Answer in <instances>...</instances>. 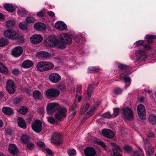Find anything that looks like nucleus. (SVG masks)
<instances>
[{
    "mask_svg": "<svg viewBox=\"0 0 156 156\" xmlns=\"http://www.w3.org/2000/svg\"><path fill=\"white\" fill-rule=\"evenodd\" d=\"M72 39L70 36L66 34H62L57 38L53 35L48 36L44 42L45 46L50 48H56L64 49L66 45L72 43Z\"/></svg>",
    "mask_w": 156,
    "mask_h": 156,
    "instance_id": "f257e3e1",
    "label": "nucleus"
},
{
    "mask_svg": "<svg viewBox=\"0 0 156 156\" xmlns=\"http://www.w3.org/2000/svg\"><path fill=\"white\" fill-rule=\"evenodd\" d=\"M145 38L147 39V41L149 44H145L144 46V48L143 50L139 49L136 51V56L137 59H140L143 60L146 58L145 51L147 50H149L152 48V46L150 44L153 41L154 39L156 38V36L148 35L146 36Z\"/></svg>",
    "mask_w": 156,
    "mask_h": 156,
    "instance_id": "f03ea898",
    "label": "nucleus"
},
{
    "mask_svg": "<svg viewBox=\"0 0 156 156\" xmlns=\"http://www.w3.org/2000/svg\"><path fill=\"white\" fill-rule=\"evenodd\" d=\"M4 34L7 38L12 40L17 39L19 37V33L12 30H7L5 31Z\"/></svg>",
    "mask_w": 156,
    "mask_h": 156,
    "instance_id": "7ed1b4c3",
    "label": "nucleus"
},
{
    "mask_svg": "<svg viewBox=\"0 0 156 156\" xmlns=\"http://www.w3.org/2000/svg\"><path fill=\"white\" fill-rule=\"evenodd\" d=\"M60 91L57 89L51 88L45 92L46 97L48 98L57 97L60 94Z\"/></svg>",
    "mask_w": 156,
    "mask_h": 156,
    "instance_id": "20e7f679",
    "label": "nucleus"
},
{
    "mask_svg": "<svg viewBox=\"0 0 156 156\" xmlns=\"http://www.w3.org/2000/svg\"><path fill=\"white\" fill-rule=\"evenodd\" d=\"M58 104L56 103H51L47 106V112L48 114H51L58 110Z\"/></svg>",
    "mask_w": 156,
    "mask_h": 156,
    "instance_id": "39448f33",
    "label": "nucleus"
},
{
    "mask_svg": "<svg viewBox=\"0 0 156 156\" xmlns=\"http://www.w3.org/2000/svg\"><path fill=\"white\" fill-rule=\"evenodd\" d=\"M67 110L65 108H58L57 112L55 115V118L58 120H61V119L66 117V113Z\"/></svg>",
    "mask_w": 156,
    "mask_h": 156,
    "instance_id": "423d86ee",
    "label": "nucleus"
},
{
    "mask_svg": "<svg viewBox=\"0 0 156 156\" xmlns=\"http://www.w3.org/2000/svg\"><path fill=\"white\" fill-rule=\"evenodd\" d=\"M16 86L14 82L12 80H8L6 83V88L8 93H14L16 90Z\"/></svg>",
    "mask_w": 156,
    "mask_h": 156,
    "instance_id": "0eeeda50",
    "label": "nucleus"
},
{
    "mask_svg": "<svg viewBox=\"0 0 156 156\" xmlns=\"http://www.w3.org/2000/svg\"><path fill=\"white\" fill-rule=\"evenodd\" d=\"M137 109L139 117L141 119H145L146 118V112L144 105L140 104L138 106Z\"/></svg>",
    "mask_w": 156,
    "mask_h": 156,
    "instance_id": "6e6552de",
    "label": "nucleus"
},
{
    "mask_svg": "<svg viewBox=\"0 0 156 156\" xmlns=\"http://www.w3.org/2000/svg\"><path fill=\"white\" fill-rule=\"evenodd\" d=\"M49 78L50 81L54 83L58 82L61 79L60 75L56 73H53L50 74L49 75Z\"/></svg>",
    "mask_w": 156,
    "mask_h": 156,
    "instance_id": "1a4fd4ad",
    "label": "nucleus"
},
{
    "mask_svg": "<svg viewBox=\"0 0 156 156\" xmlns=\"http://www.w3.org/2000/svg\"><path fill=\"white\" fill-rule=\"evenodd\" d=\"M23 52V49L21 46H17L13 48L12 50V55L16 58L20 56Z\"/></svg>",
    "mask_w": 156,
    "mask_h": 156,
    "instance_id": "9d476101",
    "label": "nucleus"
},
{
    "mask_svg": "<svg viewBox=\"0 0 156 156\" xmlns=\"http://www.w3.org/2000/svg\"><path fill=\"white\" fill-rule=\"evenodd\" d=\"M42 124L41 122L36 120L33 123L32 128L34 131L36 133H40L42 130Z\"/></svg>",
    "mask_w": 156,
    "mask_h": 156,
    "instance_id": "9b49d317",
    "label": "nucleus"
},
{
    "mask_svg": "<svg viewBox=\"0 0 156 156\" xmlns=\"http://www.w3.org/2000/svg\"><path fill=\"white\" fill-rule=\"evenodd\" d=\"M111 145L112 147V156H122L119 153L118 151L116 150L117 149L119 151H122V148L119 146L116 145L114 143H111Z\"/></svg>",
    "mask_w": 156,
    "mask_h": 156,
    "instance_id": "f8f14e48",
    "label": "nucleus"
},
{
    "mask_svg": "<svg viewBox=\"0 0 156 156\" xmlns=\"http://www.w3.org/2000/svg\"><path fill=\"white\" fill-rule=\"evenodd\" d=\"M52 142L56 144H60L62 142L61 137L59 133L55 132L52 136Z\"/></svg>",
    "mask_w": 156,
    "mask_h": 156,
    "instance_id": "ddd939ff",
    "label": "nucleus"
},
{
    "mask_svg": "<svg viewBox=\"0 0 156 156\" xmlns=\"http://www.w3.org/2000/svg\"><path fill=\"white\" fill-rule=\"evenodd\" d=\"M123 112L125 118L127 119H130L133 118V111L131 108H125L123 109Z\"/></svg>",
    "mask_w": 156,
    "mask_h": 156,
    "instance_id": "4468645a",
    "label": "nucleus"
},
{
    "mask_svg": "<svg viewBox=\"0 0 156 156\" xmlns=\"http://www.w3.org/2000/svg\"><path fill=\"white\" fill-rule=\"evenodd\" d=\"M31 43L37 44L41 42L43 40V37L40 34H35L32 36L30 39Z\"/></svg>",
    "mask_w": 156,
    "mask_h": 156,
    "instance_id": "2eb2a0df",
    "label": "nucleus"
},
{
    "mask_svg": "<svg viewBox=\"0 0 156 156\" xmlns=\"http://www.w3.org/2000/svg\"><path fill=\"white\" fill-rule=\"evenodd\" d=\"M50 56V55L48 52L43 51L39 52L36 55V57L37 58L43 60L48 59Z\"/></svg>",
    "mask_w": 156,
    "mask_h": 156,
    "instance_id": "dca6fc26",
    "label": "nucleus"
},
{
    "mask_svg": "<svg viewBox=\"0 0 156 156\" xmlns=\"http://www.w3.org/2000/svg\"><path fill=\"white\" fill-rule=\"evenodd\" d=\"M144 143L145 144V146L146 151L147 152L149 155H151L153 152V148L149 144H148L149 139L148 138L146 137V138L144 139Z\"/></svg>",
    "mask_w": 156,
    "mask_h": 156,
    "instance_id": "f3484780",
    "label": "nucleus"
},
{
    "mask_svg": "<svg viewBox=\"0 0 156 156\" xmlns=\"http://www.w3.org/2000/svg\"><path fill=\"white\" fill-rule=\"evenodd\" d=\"M55 28L59 30H68L67 25L62 21L57 22L55 23Z\"/></svg>",
    "mask_w": 156,
    "mask_h": 156,
    "instance_id": "a211bd4d",
    "label": "nucleus"
},
{
    "mask_svg": "<svg viewBox=\"0 0 156 156\" xmlns=\"http://www.w3.org/2000/svg\"><path fill=\"white\" fill-rule=\"evenodd\" d=\"M35 29L40 31H45L46 29L45 25L42 23H37L34 25Z\"/></svg>",
    "mask_w": 156,
    "mask_h": 156,
    "instance_id": "6ab92c4d",
    "label": "nucleus"
},
{
    "mask_svg": "<svg viewBox=\"0 0 156 156\" xmlns=\"http://www.w3.org/2000/svg\"><path fill=\"white\" fill-rule=\"evenodd\" d=\"M84 152L86 156H94L96 153L94 149L91 147L86 148Z\"/></svg>",
    "mask_w": 156,
    "mask_h": 156,
    "instance_id": "aec40b11",
    "label": "nucleus"
},
{
    "mask_svg": "<svg viewBox=\"0 0 156 156\" xmlns=\"http://www.w3.org/2000/svg\"><path fill=\"white\" fill-rule=\"evenodd\" d=\"M9 151L10 153L13 155H16L19 153L18 149L14 144H11L9 145Z\"/></svg>",
    "mask_w": 156,
    "mask_h": 156,
    "instance_id": "412c9836",
    "label": "nucleus"
},
{
    "mask_svg": "<svg viewBox=\"0 0 156 156\" xmlns=\"http://www.w3.org/2000/svg\"><path fill=\"white\" fill-rule=\"evenodd\" d=\"M102 134L104 136L110 139L112 138L114 136L113 132L109 129H103L102 131Z\"/></svg>",
    "mask_w": 156,
    "mask_h": 156,
    "instance_id": "4be33fe9",
    "label": "nucleus"
},
{
    "mask_svg": "<svg viewBox=\"0 0 156 156\" xmlns=\"http://www.w3.org/2000/svg\"><path fill=\"white\" fill-rule=\"evenodd\" d=\"M120 78H123L125 82L126 83V85L125 86L126 88L128 87L130 84L131 80L130 78L128 77L127 76L126 73H122L120 75Z\"/></svg>",
    "mask_w": 156,
    "mask_h": 156,
    "instance_id": "5701e85b",
    "label": "nucleus"
},
{
    "mask_svg": "<svg viewBox=\"0 0 156 156\" xmlns=\"http://www.w3.org/2000/svg\"><path fill=\"white\" fill-rule=\"evenodd\" d=\"M2 111L3 113L8 115L13 114L14 112L12 109L9 107H5L2 108Z\"/></svg>",
    "mask_w": 156,
    "mask_h": 156,
    "instance_id": "b1692460",
    "label": "nucleus"
},
{
    "mask_svg": "<svg viewBox=\"0 0 156 156\" xmlns=\"http://www.w3.org/2000/svg\"><path fill=\"white\" fill-rule=\"evenodd\" d=\"M44 63L45 61H43L39 62L37 64L36 67L38 70L41 72L46 71Z\"/></svg>",
    "mask_w": 156,
    "mask_h": 156,
    "instance_id": "393cba45",
    "label": "nucleus"
},
{
    "mask_svg": "<svg viewBox=\"0 0 156 156\" xmlns=\"http://www.w3.org/2000/svg\"><path fill=\"white\" fill-rule=\"evenodd\" d=\"M33 64L32 61L29 60H27L23 62L22 64V66L24 68H28L31 67Z\"/></svg>",
    "mask_w": 156,
    "mask_h": 156,
    "instance_id": "a878e982",
    "label": "nucleus"
},
{
    "mask_svg": "<svg viewBox=\"0 0 156 156\" xmlns=\"http://www.w3.org/2000/svg\"><path fill=\"white\" fill-rule=\"evenodd\" d=\"M18 124L19 127L23 129H26L27 127V126L25 123L24 120L21 117H18Z\"/></svg>",
    "mask_w": 156,
    "mask_h": 156,
    "instance_id": "bb28decb",
    "label": "nucleus"
},
{
    "mask_svg": "<svg viewBox=\"0 0 156 156\" xmlns=\"http://www.w3.org/2000/svg\"><path fill=\"white\" fill-rule=\"evenodd\" d=\"M33 96L35 100L41 99L42 97V94L39 91L35 90L33 92Z\"/></svg>",
    "mask_w": 156,
    "mask_h": 156,
    "instance_id": "cd10ccee",
    "label": "nucleus"
},
{
    "mask_svg": "<svg viewBox=\"0 0 156 156\" xmlns=\"http://www.w3.org/2000/svg\"><path fill=\"white\" fill-rule=\"evenodd\" d=\"M93 90V86L92 85L90 84L89 85L87 88V93L86 94H85V96L87 99L90 98L91 96V92Z\"/></svg>",
    "mask_w": 156,
    "mask_h": 156,
    "instance_id": "c85d7f7f",
    "label": "nucleus"
},
{
    "mask_svg": "<svg viewBox=\"0 0 156 156\" xmlns=\"http://www.w3.org/2000/svg\"><path fill=\"white\" fill-rule=\"evenodd\" d=\"M5 8L7 11L13 12L15 10V7L11 4H6L5 5Z\"/></svg>",
    "mask_w": 156,
    "mask_h": 156,
    "instance_id": "c756f323",
    "label": "nucleus"
},
{
    "mask_svg": "<svg viewBox=\"0 0 156 156\" xmlns=\"http://www.w3.org/2000/svg\"><path fill=\"white\" fill-rule=\"evenodd\" d=\"M94 142L95 143L101 146L105 150L107 149V147L105 143L102 141L98 139H95L94 140Z\"/></svg>",
    "mask_w": 156,
    "mask_h": 156,
    "instance_id": "7c9ffc66",
    "label": "nucleus"
},
{
    "mask_svg": "<svg viewBox=\"0 0 156 156\" xmlns=\"http://www.w3.org/2000/svg\"><path fill=\"white\" fill-rule=\"evenodd\" d=\"M17 13L20 16H26L27 11L24 8L19 9L17 11Z\"/></svg>",
    "mask_w": 156,
    "mask_h": 156,
    "instance_id": "2f4dec72",
    "label": "nucleus"
},
{
    "mask_svg": "<svg viewBox=\"0 0 156 156\" xmlns=\"http://www.w3.org/2000/svg\"><path fill=\"white\" fill-rule=\"evenodd\" d=\"M46 71H48L52 69L54 67V64L50 62L45 61Z\"/></svg>",
    "mask_w": 156,
    "mask_h": 156,
    "instance_id": "473e14b6",
    "label": "nucleus"
},
{
    "mask_svg": "<svg viewBox=\"0 0 156 156\" xmlns=\"http://www.w3.org/2000/svg\"><path fill=\"white\" fill-rule=\"evenodd\" d=\"M16 23V22L14 19L9 20L6 23V26L7 28H11Z\"/></svg>",
    "mask_w": 156,
    "mask_h": 156,
    "instance_id": "72a5a7b5",
    "label": "nucleus"
},
{
    "mask_svg": "<svg viewBox=\"0 0 156 156\" xmlns=\"http://www.w3.org/2000/svg\"><path fill=\"white\" fill-rule=\"evenodd\" d=\"M150 122L153 125L156 123V116L154 115H150L148 118Z\"/></svg>",
    "mask_w": 156,
    "mask_h": 156,
    "instance_id": "f704fd0d",
    "label": "nucleus"
},
{
    "mask_svg": "<svg viewBox=\"0 0 156 156\" xmlns=\"http://www.w3.org/2000/svg\"><path fill=\"white\" fill-rule=\"evenodd\" d=\"M27 108L26 106H23L21 107L19 110H18V112L22 114L25 115L27 112Z\"/></svg>",
    "mask_w": 156,
    "mask_h": 156,
    "instance_id": "c9c22d12",
    "label": "nucleus"
},
{
    "mask_svg": "<svg viewBox=\"0 0 156 156\" xmlns=\"http://www.w3.org/2000/svg\"><path fill=\"white\" fill-rule=\"evenodd\" d=\"M100 70V68L95 67H90L88 68V72L89 73H93L98 72Z\"/></svg>",
    "mask_w": 156,
    "mask_h": 156,
    "instance_id": "e433bc0d",
    "label": "nucleus"
},
{
    "mask_svg": "<svg viewBox=\"0 0 156 156\" xmlns=\"http://www.w3.org/2000/svg\"><path fill=\"white\" fill-rule=\"evenodd\" d=\"M25 20L27 23L30 24L34 23L35 21V19L33 16H30L27 17Z\"/></svg>",
    "mask_w": 156,
    "mask_h": 156,
    "instance_id": "4c0bfd02",
    "label": "nucleus"
},
{
    "mask_svg": "<svg viewBox=\"0 0 156 156\" xmlns=\"http://www.w3.org/2000/svg\"><path fill=\"white\" fill-rule=\"evenodd\" d=\"M89 107V105L88 104H84L82 107L80 112L81 114H84L87 110Z\"/></svg>",
    "mask_w": 156,
    "mask_h": 156,
    "instance_id": "58836bf2",
    "label": "nucleus"
},
{
    "mask_svg": "<svg viewBox=\"0 0 156 156\" xmlns=\"http://www.w3.org/2000/svg\"><path fill=\"white\" fill-rule=\"evenodd\" d=\"M21 140L23 143H27L29 140V137L26 135H23L21 137Z\"/></svg>",
    "mask_w": 156,
    "mask_h": 156,
    "instance_id": "ea45409f",
    "label": "nucleus"
},
{
    "mask_svg": "<svg viewBox=\"0 0 156 156\" xmlns=\"http://www.w3.org/2000/svg\"><path fill=\"white\" fill-rule=\"evenodd\" d=\"M8 43L7 40L3 38L0 39V47L6 45Z\"/></svg>",
    "mask_w": 156,
    "mask_h": 156,
    "instance_id": "a19ab883",
    "label": "nucleus"
},
{
    "mask_svg": "<svg viewBox=\"0 0 156 156\" xmlns=\"http://www.w3.org/2000/svg\"><path fill=\"white\" fill-rule=\"evenodd\" d=\"M67 152L69 156H75L76 153V150L73 149L68 150Z\"/></svg>",
    "mask_w": 156,
    "mask_h": 156,
    "instance_id": "79ce46f5",
    "label": "nucleus"
},
{
    "mask_svg": "<svg viewBox=\"0 0 156 156\" xmlns=\"http://www.w3.org/2000/svg\"><path fill=\"white\" fill-rule=\"evenodd\" d=\"M123 149L125 152L127 153H130L132 150V147L128 145H125L123 147Z\"/></svg>",
    "mask_w": 156,
    "mask_h": 156,
    "instance_id": "37998d69",
    "label": "nucleus"
},
{
    "mask_svg": "<svg viewBox=\"0 0 156 156\" xmlns=\"http://www.w3.org/2000/svg\"><path fill=\"white\" fill-rule=\"evenodd\" d=\"M0 72L5 74H7L8 72V70L6 66L3 65V66L0 69Z\"/></svg>",
    "mask_w": 156,
    "mask_h": 156,
    "instance_id": "c03bdc74",
    "label": "nucleus"
},
{
    "mask_svg": "<svg viewBox=\"0 0 156 156\" xmlns=\"http://www.w3.org/2000/svg\"><path fill=\"white\" fill-rule=\"evenodd\" d=\"M45 9H43L37 12V16L38 17L43 16L45 15Z\"/></svg>",
    "mask_w": 156,
    "mask_h": 156,
    "instance_id": "a18cd8bd",
    "label": "nucleus"
},
{
    "mask_svg": "<svg viewBox=\"0 0 156 156\" xmlns=\"http://www.w3.org/2000/svg\"><path fill=\"white\" fill-rule=\"evenodd\" d=\"M19 27L20 29L23 30L27 29V28L26 24L23 23H20L19 24Z\"/></svg>",
    "mask_w": 156,
    "mask_h": 156,
    "instance_id": "49530a36",
    "label": "nucleus"
},
{
    "mask_svg": "<svg viewBox=\"0 0 156 156\" xmlns=\"http://www.w3.org/2000/svg\"><path fill=\"white\" fill-rule=\"evenodd\" d=\"M140 154H139L137 151H134L133 154V156H141L143 154V152L142 149H140Z\"/></svg>",
    "mask_w": 156,
    "mask_h": 156,
    "instance_id": "de8ad7c7",
    "label": "nucleus"
},
{
    "mask_svg": "<svg viewBox=\"0 0 156 156\" xmlns=\"http://www.w3.org/2000/svg\"><path fill=\"white\" fill-rule=\"evenodd\" d=\"M102 115L103 117L107 118H109L113 117L112 115L109 112H107L106 113L102 114Z\"/></svg>",
    "mask_w": 156,
    "mask_h": 156,
    "instance_id": "09e8293b",
    "label": "nucleus"
},
{
    "mask_svg": "<svg viewBox=\"0 0 156 156\" xmlns=\"http://www.w3.org/2000/svg\"><path fill=\"white\" fill-rule=\"evenodd\" d=\"M12 73L15 75H18L20 74L21 72L20 70L18 69H14L12 71Z\"/></svg>",
    "mask_w": 156,
    "mask_h": 156,
    "instance_id": "8fccbe9b",
    "label": "nucleus"
},
{
    "mask_svg": "<svg viewBox=\"0 0 156 156\" xmlns=\"http://www.w3.org/2000/svg\"><path fill=\"white\" fill-rule=\"evenodd\" d=\"M144 43V41L143 40H140L136 41L134 44L135 46H139L142 45Z\"/></svg>",
    "mask_w": 156,
    "mask_h": 156,
    "instance_id": "3c124183",
    "label": "nucleus"
},
{
    "mask_svg": "<svg viewBox=\"0 0 156 156\" xmlns=\"http://www.w3.org/2000/svg\"><path fill=\"white\" fill-rule=\"evenodd\" d=\"M119 113V108H116L114 109V112L112 115L113 117H115L117 116Z\"/></svg>",
    "mask_w": 156,
    "mask_h": 156,
    "instance_id": "603ef678",
    "label": "nucleus"
},
{
    "mask_svg": "<svg viewBox=\"0 0 156 156\" xmlns=\"http://www.w3.org/2000/svg\"><path fill=\"white\" fill-rule=\"evenodd\" d=\"M95 109V108L94 107L90 109V110L87 113V115L89 116L91 115L94 112Z\"/></svg>",
    "mask_w": 156,
    "mask_h": 156,
    "instance_id": "864d4df0",
    "label": "nucleus"
},
{
    "mask_svg": "<svg viewBox=\"0 0 156 156\" xmlns=\"http://www.w3.org/2000/svg\"><path fill=\"white\" fill-rule=\"evenodd\" d=\"M47 118L48 122L51 123H53L55 122V119L53 117H47Z\"/></svg>",
    "mask_w": 156,
    "mask_h": 156,
    "instance_id": "5fc2aeb1",
    "label": "nucleus"
},
{
    "mask_svg": "<svg viewBox=\"0 0 156 156\" xmlns=\"http://www.w3.org/2000/svg\"><path fill=\"white\" fill-rule=\"evenodd\" d=\"M27 147L29 150H32L34 147V144L31 143H29L27 145Z\"/></svg>",
    "mask_w": 156,
    "mask_h": 156,
    "instance_id": "6e6d98bb",
    "label": "nucleus"
},
{
    "mask_svg": "<svg viewBox=\"0 0 156 156\" xmlns=\"http://www.w3.org/2000/svg\"><path fill=\"white\" fill-rule=\"evenodd\" d=\"M122 92V90L121 89H117L115 90L114 91V94H120Z\"/></svg>",
    "mask_w": 156,
    "mask_h": 156,
    "instance_id": "4d7b16f0",
    "label": "nucleus"
},
{
    "mask_svg": "<svg viewBox=\"0 0 156 156\" xmlns=\"http://www.w3.org/2000/svg\"><path fill=\"white\" fill-rule=\"evenodd\" d=\"M37 144L38 146L41 147H43L45 146V144L42 141L38 142L37 143Z\"/></svg>",
    "mask_w": 156,
    "mask_h": 156,
    "instance_id": "13d9d810",
    "label": "nucleus"
},
{
    "mask_svg": "<svg viewBox=\"0 0 156 156\" xmlns=\"http://www.w3.org/2000/svg\"><path fill=\"white\" fill-rule=\"evenodd\" d=\"M118 67L119 69H123L127 67L126 66L122 64H119Z\"/></svg>",
    "mask_w": 156,
    "mask_h": 156,
    "instance_id": "bf43d9fd",
    "label": "nucleus"
},
{
    "mask_svg": "<svg viewBox=\"0 0 156 156\" xmlns=\"http://www.w3.org/2000/svg\"><path fill=\"white\" fill-rule=\"evenodd\" d=\"M76 114L75 111H73L69 116L68 118L69 120H71L74 117Z\"/></svg>",
    "mask_w": 156,
    "mask_h": 156,
    "instance_id": "052dcab7",
    "label": "nucleus"
},
{
    "mask_svg": "<svg viewBox=\"0 0 156 156\" xmlns=\"http://www.w3.org/2000/svg\"><path fill=\"white\" fill-rule=\"evenodd\" d=\"M60 90H64L66 89V86L64 84H60L59 86Z\"/></svg>",
    "mask_w": 156,
    "mask_h": 156,
    "instance_id": "680f3d73",
    "label": "nucleus"
},
{
    "mask_svg": "<svg viewBox=\"0 0 156 156\" xmlns=\"http://www.w3.org/2000/svg\"><path fill=\"white\" fill-rule=\"evenodd\" d=\"M80 37L79 36H76L74 38L75 41L77 43H79L80 42Z\"/></svg>",
    "mask_w": 156,
    "mask_h": 156,
    "instance_id": "e2e57ef3",
    "label": "nucleus"
},
{
    "mask_svg": "<svg viewBox=\"0 0 156 156\" xmlns=\"http://www.w3.org/2000/svg\"><path fill=\"white\" fill-rule=\"evenodd\" d=\"M82 96L80 95L77 94L76 96V101L79 102L80 101L81 99Z\"/></svg>",
    "mask_w": 156,
    "mask_h": 156,
    "instance_id": "0e129e2a",
    "label": "nucleus"
},
{
    "mask_svg": "<svg viewBox=\"0 0 156 156\" xmlns=\"http://www.w3.org/2000/svg\"><path fill=\"white\" fill-rule=\"evenodd\" d=\"M46 151L47 153L50 155H51L53 154L52 151L48 148H47L46 149Z\"/></svg>",
    "mask_w": 156,
    "mask_h": 156,
    "instance_id": "69168bd1",
    "label": "nucleus"
},
{
    "mask_svg": "<svg viewBox=\"0 0 156 156\" xmlns=\"http://www.w3.org/2000/svg\"><path fill=\"white\" fill-rule=\"evenodd\" d=\"M5 134L7 135L10 134L11 133V129H8L5 130Z\"/></svg>",
    "mask_w": 156,
    "mask_h": 156,
    "instance_id": "338daca9",
    "label": "nucleus"
},
{
    "mask_svg": "<svg viewBox=\"0 0 156 156\" xmlns=\"http://www.w3.org/2000/svg\"><path fill=\"white\" fill-rule=\"evenodd\" d=\"M21 101L20 99L19 98H16L14 99V103L15 104H16L19 103Z\"/></svg>",
    "mask_w": 156,
    "mask_h": 156,
    "instance_id": "774afa93",
    "label": "nucleus"
}]
</instances>
